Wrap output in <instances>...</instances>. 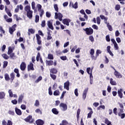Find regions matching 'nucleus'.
I'll return each mask as SVG.
<instances>
[{
    "label": "nucleus",
    "mask_w": 125,
    "mask_h": 125,
    "mask_svg": "<svg viewBox=\"0 0 125 125\" xmlns=\"http://www.w3.org/2000/svg\"><path fill=\"white\" fill-rule=\"evenodd\" d=\"M15 112L17 115H18V116H21V115H22V111H21V110L17 107L15 108Z\"/></svg>",
    "instance_id": "20"
},
{
    "label": "nucleus",
    "mask_w": 125,
    "mask_h": 125,
    "mask_svg": "<svg viewBox=\"0 0 125 125\" xmlns=\"http://www.w3.org/2000/svg\"><path fill=\"white\" fill-rule=\"evenodd\" d=\"M24 10L25 11H26V12H28V11H31V6H29V5H26L25 7H24Z\"/></svg>",
    "instance_id": "30"
},
{
    "label": "nucleus",
    "mask_w": 125,
    "mask_h": 125,
    "mask_svg": "<svg viewBox=\"0 0 125 125\" xmlns=\"http://www.w3.org/2000/svg\"><path fill=\"white\" fill-rule=\"evenodd\" d=\"M23 99H24V95H23L22 94L20 95L18 99V104H21V103H22V101H23Z\"/></svg>",
    "instance_id": "15"
},
{
    "label": "nucleus",
    "mask_w": 125,
    "mask_h": 125,
    "mask_svg": "<svg viewBox=\"0 0 125 125\" xmlns=\"http://www.w3.org/2000/svg\"><path fill=\"white\" fill-rule=\"evenodd\" d=\"M83 30L85 32L87 36H90L93 34V29L91 27L83 28Z\"/></svg>",
    "instance_id": "1"
},
{
    "label": "nucleus",
    "mask_w": 125,
    "mask_h": 125,
    "mask_svg": "<svg viewBox=\"0 0 125 125\" xmlns=\"http://www.w3.org/2000/svg\"><path fill=\"white\" fill-rule=\"evenodd\" d=\"M4 78H5V81H6L7 82L10 81V77H9V75L7 73L5 74Z\"/></svg>",
    "instance_id": "25"
},
{
    "label": "nucleus",
    "mask_w": 125,
    "mask_h": 125,
    "mask_svg": "<svg viewBox=\"0 0 125 125\" xmlns=\"http://www.w3.org/2000/svg\"><path fill=\"white\" fill-rule=\"evenodd\" d=\"M9 55H10V57L12 59H14V57H15V54L14 53H12L10 54H9Z\"/></svg>",
    "instance_id": "55"
},
{
    "label": "nucleus",
    "mask_w": 125,
    "mask_h": 125,
    "mask_svg": "<svg viewBox=\"0 0 125 125\" xmlns=\"http://www.w3.org/2000/svg\"><path fill=\"white\" fill-rule=\"evenodd\" d=\"M42 77L40 76V77L35 81V83H39V82H41V81H42Z\"/></svg>",
    "instance_id": "39"
},
{
    "label": "nucleus",
    "mask_w": 125,
    "mask_h": 125,
    "mask_svg": "<svg viewBox=\"0 0 125 125\" xmlns=\"http://www.w3.org/2000/svg\"><path fill=\"white\" fill-rule=\"evenodd\" d=\"M69 123L66 120H62V123L60 124V125H68Z\"/></svg>",
    "instance_id": "34"
},
{
    "label": "nucleus",
    "mask_w": 125,
    "mask_h": 125,
    "mask_svg": "<svg viewBox=\"0 0 125 125\" xmlns=\"http://www.w3.org/2000/svg\"><path fill=\"white\" fill-rule=\"evenodd\" d=\"M26 66L25 62H22L20 65V69L21 71H25V70H26Z\"/></svg>",
    "instance_id": "11"
},
{
    "label": "nucleus",
    "mask_w": 125,
    "mask_h": 125,
    "mask_svg": "<svg viewBox=\"0 0 125 125\" xmlns=\"http://www.w3.org/2000/svg\"><path fill=\"white\" fill-rule=\"evenodd\" d=\"M27 69L28 71H30V70L34 71L35 70V68H34V64L32 62H30L29 64L27 66Z\"/></svg>",
    "instance_id": "13"
},
{
    "label": "nucleus",
    "mask_w": 125,
    "mask_h": 125,
    "mask_svg": "<svg viewBox=\"0 0 125 125\" xmlns=\"http://www.w3.org/2000/svg\"><path fill=\"white\" fill-rule=\"evenodd\" d=\"M51 86H50L48 88V94L50 96L52 95L53 93H52V90H51Z\"/></svg>",
    "instance_id": "44"
},
{
    "label": "nucleus",
    "mask_w": 125,
    "mask_h": 125,
    "mask_svg": "<svg viewBox=\"0 0 125 125\" xmlns=\"http://www.w3.org/2000/svg\"><path fill=\"white\" fill-rule=\"evenodd\" d=\"M31 5L32 9H35L36 8V3H35V2H32Z\"/></svg>",
    "instance_id": "57"
},
{
    "label": "nucleus",
    "mask_w": 125,
    "mask_h": 125,
    "mask_svg": "<svg viewBox=\"0 0 125 125\" xmlns=\"http://www.w3.org/2000/svg\"><path fill=\"white\" fill-rule=\"evenodd\" d=\"M123 89L121 88V89H119L117 92L118 96L121 99L123 98Z\"/></svg>",
    "instance_id": "17"
},
{
    "label": "nucleus",
    "mask_w": 125,
    "mask_h": 125,
    "mask_svg": "<svg viewBox=\"0 0 125 125\" xmlns=\"http://www.w3.org/2000/svg\"><path fill=\"white\" fill-rule=\"evenodd\" d=\"M69 6H72L75 9H77L78 8V2H76L74 4V3L70 2Z\"/></svg>",
    "instance_id": "19"
},
{
    "label": "nucleus",
    "mask_w": 125,
    "mask_h": 125,
    "mask_svg": "<svg viewBox=\"0 0 125 125\" xmlns=\"http://www.w3.org/2000/svg\"><path fill=\"white\" fill-rule=\"evenodd\" d=\"M59 107L61 110L63 111H67V109H68V106L66 104L63 103H61L60 104Z\"/></svg>",
    "instance_id": "2"
},
{
    "label": "nucleus",
    "mask_w": 125,
    "mask_h": 125,
    "mask_svg": "<svg viewBox=\"0 0 125 125\" xmlns=\"http://www.w3.org/2000/svg\"><path fill=\"white\" fill-rule=\"evenodd\" d=\"M61 59L62 60H63V61H65L67 59V57L66 56H63L60 57Z\"/></svg>",
    "instance_id": "61"
},
{
    "label": "nucleus",
    "mask_w": 125,
    "mask_h": 125,
    "mask_svg": "<svg viewBox=\"0 0 125 125\" xmlns=\"http://www.w3.org/2000/svg\"><path fill=\"white\" fill-rule=\"evenodd\" d=\"M102 53V51L100 50H97L96 55L97 56H99V54H101Z\"/></svg>",
    "instance_id": "50"
},
{
    "label": "nucleus",
    "mask_w": 125,
    "mask_h": 125,
    "mask_svg": "<svg viewBox=\"0 0 125 125\" xmlns=\"http://www.w3.org/2000/svg\"><path fill=\"white\" fill-rule=\"evenodd\" d=\"M0 33H2V34H5V31L3 30V28L1 26H0Z\"/></svg>",
    "instance_id": "47"
},
{
    "label": "nucleus",
    "mask_w": 125,
    "mask_h": 125,
    "mask_svg": "<svg viewBox=\"0 0 125 125\" xmlns=\"http://www.w3.org/2000/svg\"><path fill=\"white\" fill-rule=\"evenodd\" d=\"M45 63L46 65H48V66H52L53 65V61L50 60V61H47L46 60L45 61Z\"/></svg>",
    "instance_id": "21"
},
{
    "label": "nucleus",
    "mask_w": 125,
    "mask_h": 125,
    "mask_svg": "<svg viewBox=\"0 0 125 125\" xmlns=\"http://www.w3.org/2000/svg\"><path fill=\"white\" fill-rule=\"evenodd\" d=\"M11 103L14 104V105H16L17 104V100L15 99L13 100H12Z\"/></svg>",
    "instance_id": "62"
},
{
    "label": "nucleus",
    "mask_w": 125,
    "mask_h": 125,
    "mask_svg": "<svg viewBox=\"0 0 125 125\" xmlns=\"http://www.w3.org/2000/svg\"><path fill=\"white\" fill-rule=\"evenodd\" d=\"M92 114H93V111H90L89 113H88L87 118L88 119L91 118Z\"/></svg>",
    "instance_id": "43"
},
{
    "label": "nucleus",
    "mask_w": 125,
    "mask_h": 125,
    "mask_svg": "<svg viewBox=\"0 0 125 125\" xmlns=\"http://www.w3.org/2000/svg\"><path fill=\"white\" fill-rule=\"evenodd\" d=\"M92 27L95 30H98V26L95 24H93L92 26Z\"/></svg>",
    "instance_id": "63"
},
{
    "label": "nucleus",
    "mask_w": 125,
    "mask_h": 125,
    "mask_svg": "<svg viewBox=\"0 0 125 125\" xmlns=\"http://www.w3.org/2000/svg\"><path fill=\"white\" fill-rule=\"evenodd\" d=\"M115 10H117L118 11H119V10L121 9V5L119 4H116L115 7Z\"/></svg>",
    "instance_id": "36"
},
{
    "label": "nucleus",
    "mask_w": 125,
    "mask_h": 125,
    "mask_svg": "<svg viewBox=\"0 0 125 125\" xmlns=\"http://www.w3.org/2000/svg\"><path fill=\"white\" fill-rule=\"evenodd\" d=\"M55 14L56 19H58V18L60 21H62V18H63V15H62V14H61V13H58L57 12H56Z\"/></svg>",
    "instance_id": "5"
},
{
    "label": "nucleus",
    "mask_w": 125,
    "mask_h": 125,
    "mask_svg": "<svg viewBox=\"0 0 125 125\" xmlns=\"http://www.w3.org/2000/svg\"><path fill=\"white\" fill-rule=\"evenodd\" d=\"M87 92H88V88H86L84 90L83 94V100H85V99L86 98V95H87Z\"/></svg>",
    "instance_id": "10"
},
{
    "label": "nucleus",
    "mask_w": 125,
    "mask_h": 125,
    "mask_svg": "<svg viewBox=\"0 0 125 125\" xmlns=\"http://www.w3.org/2000/svg\"><path fill=\"white\" fill-rule=\"evenodd\" d=\"M81 113V109L78 108L77 111V121H79V119L80 118V114Z\"/></svg>",
    "instance_id": "31"
},
{
    "label": "nucleus",
    "mask_w": 125,
    "mask_h": 125,
    "mask_svg": "<svg viewBox=\"0 0 125 125\" xmlns=\"http://www.w3.org/2000/svg\"><path fill=\"white\" fill-rule=\"evenodd\" d=\"M48 59H49L50 60H53V59H54V58L53 57V55L51 54H49L48 55Z\"/></svg>",
    "instance_id": "35"
},
{
    "label": "nucleus",
    "mask_w": 125,
    "mask_h": 125,
    "mask_svg": "<svg viewBox=\"0 0 125 125\" xmlns=\"http://www.w3.org/2000/svg\"><path fill=\"white\" fill-rule=\"evenodd\" d=\"M5 97V93L4 92H0V99H4Z\"/></svg>",
    "instance_id": "26"
},
{
    "label": "nucleus",
    "mask_w": 125,
    "mask_h": 125,
    "mask_svg": "<svg viewBox=\"0 0 125 125\" xmlns=\"http://www.w3.org/2000/svg\"><path fill=\"white\" fill-rule=\"evenodd\" d=\"M110 83L111 85H117V82L113 80V78H110Z\"/></svg>",
    "instance_id": "24"
},
{
    "label": "nucleus",
    "mask_w": 125,
    "mask_h": 125,
    "mask_svg": "<svg viewBox=\"0 0 125 125\" xmlns=\"http://www.w3.org/2000/svg\"><path fill=\"white\" fill-rule=\"evenodd\" d=\"M113 69L114 70L115 72H114V75L116 78L118 79H122V76L120 72H118V71L116 70V69L114 68V67H112Z\"/></svg>",
    "instance_id": "6"
},
{
    "label": "nucleus",
    "mask_w": 125,
    "mask_h": 125,
    "mask_svg": "<svg viewBox=\"0 0 125 125\" xmlns=\"http://www.w3.org/2000/svg\"><path fill=\"white\" fill-rule=\"evenodd\" d=\"M36 40L37 42V44H39V45H42V38L41 36H40V35L39 34H36Z\"/></svg>",
    "instance_id": "8"
},
{
    "label": "nucleus",
    "mask_w": 125,
    "mask_h": 125,
    "mask_svg": "<svg viewBox=\"0 0 125 125\" xmlns=\"http://www.w3.org/2000/svg\"><path fill=\"white\" fill-rule=\"evenodd\" d=\"M37 125H44V121L41 119H38L36 121Z\"/></svg>",
    "instance_id": "16"
},
{
    "label": "nucleus",
    "mask_w": 125,
    "mask_h": 125,
    "mask_svg": "<svg viewBox=\"0 0 125 125\" xmlns=\"http://www.w3.org/2000/svg\"><path fill=\"white\" fill-rule=\"evenodd\" d=\"M69 86H70V82H69V81H67L64 83V88H65L66 90H69Z\"/></svg>",
    "instance_id": "14"
},
{
    "label": "nucleus",
    "mask_w": 125,
    "mask_h": 125,
    "mask_svg": "<svg viewBox=\"0 0 125 125\" xmlns=\"http://www.w3.org/2000/svg\"><path fill=\"white\" fill-rule=\"evenodd\" d=\"M70 22H71V20L69 19H64L62 20V23L64 24V25H66V26H69Z\"/></svg>",
    "instance_id": "9"
},
{
    "label": "nucleus",
    "mask_w": 125,
    "mask_h": 125,
    "mask_svg": "<svg viewBox=\"0 0 125 125\" xmlns=\"http://www.w3.org/2000/svg\"><path fill=\"white\" fill-rule=\"evenodd\" d=\"M40 21V16L38 15L35 16V22L38 23Z\"/></svg>",
    "instance_id": "37"
},
{
    "label": "nucleus",
    "mask_w": 125,
    "mask_h": 125,
    "mask_svg": "<svg viewBox=\"0 0 125 125\" xmlns=\"http://www.w3.org/2000/svg\"><path fill=\"white\" fill-rule=\"evenodd\" d=\"M54 8L55 11H56L57 12H58L59 8H58V5H57V4H54Z\"/></svg>",
    "instance_id": "46"
},
{
    "label": "nucleus",
    "mask_w": 125,
    "mask_h": 125,
    "mask_svg": "<svg viewBox=\"0 0 125 125\" xmlns=\"http://www.w3.org/2000/svg\"><path fill=\"white\" fill-rule=\"evenodd\" d=\"M50 73L52 74H57V69L56 68H53L50 70Z\"/></svg>",
    "instance_id": "29"
},
{
    "label": "nucleus",
    "mask_w": 125,
    "mask_h": 125,
    "mask_svg": "<svg viewBox=\"0 0 125 125\" xmlns=\"http://www.w3.org/2000/svg\"><path fill=\"white\" fill-rule=\"evenodd\" d=\"M118 110V109H117V108L115 107L113 109V113L114 114L117 116L118 115V111H117Z\"/></svg>",
    "instance_id": "59"
},
{
    "label": "nucleus",
    "mask_w": 125,
    "mask_h": 125,
    "mask_svg": "<svg viewBox=\"0 0 125 125\" xmlns=\"http://www.w3.org/2000/svg\"><path fill=\"white\" fill-rule=\"evenodd\" d=\"M13 52V50H12V48H11V47H9V49L8 50V54H11Z\"/></svg>",
    "instance_id": "45"
},
{
    "label": "nucleus",
    "mask_w": 125,
    "mask_h": 125,
    "mask_svg": "<svg viewBox=\"0 0 125 125\" xmlns=\"http://www.w3.org/2000/svg\"><path fill=\"white\" fill-rule=\"evenodd\" d=\"M50 76L51 79H52V80H54V81H55V80H56V75L53 74H50Z\"/></svg>",
    "instance_id": "38"
},
{
    "label": "nucleus",
    "mask_w": 125,
    "mask_h": 125,
    "mask_svg": "<svg viewBox=\"0 0 125 125\" xmlns=\"http://www.w3.org/2000/svg\"><path fill=\"white\" fill-rule=\"evenodd\" d=\"M2 56L3 58H4V59H5L6 60H7V59H8V58H9V57H8V56H7V55H6V54H2Z\"/></svg>",
    "instance_id": "42"
},
{
    "label": "nucleus",
    "mask_w": 125,
    "mask_h": 125,
    "mask_svg": "<svg viewBox=\"0 0 125 125\" xmlns=\"http://www.w3.org/2000/svg\"><path fill=\"white\" fill-rule=\"evenodd\" d=\"M37 8H38V11H40V10H42V5L40 4H38L37 5Z\"/></svg>",
    "instance_id": "53"
},
{
    "label": "nucleus",
    "mask_w": 125,
    "mask_h": 125,
    "mask_svg": "<svg viewBox=\"0 0 125 125\" xmlns=\"http://www.w3.org/2000/svg\"><path fill=\"white\" fill-rule=\"evenodd\" d=\"M32 116L31 115H29L28 117H26V118L24 119L25 122H26V123H29V124H33L34 122V120L33 119H32Z\"/></svg>",
    "instance_id": "3"
},
{
    "label": "nucleus",
    "mask_w": 125,
    "mask_h": 125,
    "mask_svg": "<svg viewBox=\"0 0 125 125\" xmlns=\"http://www.w3.org/2000/svg\"><path fill=\"white\" fill-rule=\"evenodd\" d=\"M34 105L36 107H38V106H40V102H39V100H36Z\"/></svg>",
    "instance_id": "51"
},
{
    "label": "nucleus",
    "mask_w": 125,
    "mask_h": 125,
    "mask_svg": "<svg viewBox=\"0 0 125 125\" xmlns=\"http://www.w3.org/2000/svg\"><path fill=\"white\" fill-rule=\"evenodd\" d=\"M40 13V17H42V16L43 15V14L44 13V11H43V9L40 10V11H38Z\"/></svg>",
    "instance_id": "40"
},
{
    "label": "nucleus",
    "mask_w": 125,
    "mask_h": 125,
    "mask_svg": "<svg viewBox=\"0 0 125 125\" xmlns=\"http://www.w3.org/2000/svg\"><path fill=\"white\" fill-rule=\"evenodd\" d=\"M91 57L92 59V60H96V59H97V57H98V56L96 55L95 56H94V55H91Z\"/></svg>",
    "instance_id": "52"
},
{
    "label": "nucleus",
    "mask_w": 125,
    "mask_h": 125,
    "mask_svg": "<svg viewBox=\"0 0 125 125\" xmlns=\"http://www.w3.org/2000/svg\"><path fill=\"white\" fill-rule=\"evenodd\" d=\"M105 40L106 42H110L111 39H110V35H106L105 37Z\"/></svg>",
    "instance_id": "49"
},
{
    "label": "nucleus",
    "mask_w": 125,
    "mask_h": 125,
    "mask_svg": "<svg viewBox=\"0 0 125 125\" xmlns=\"http://www.w3.org/2000/svg\"><path fill=\"white\" fill-rule=\"evenodd\" d=\"M8 64V62L7 61H4L3 64V68H6L7 66V65Z\"/></svg>",
    "instance_id": "41"
},
{
    "label": "nucleus",
    "mask_w": 125,
    "mask_h": 125,
    "mask_svg": "<svg viewBox=\"0 0 125 125\" xmlns=\"http://www.w3.org/2000/svg\"><path fill=\"white\" fill-rule=\"evenodd\" d=\"M65 94H66V91H63L61 96L60 97V99H63V98H64V96H65Z\"/></svg>",
    "instance_id": "48"
},
{
    "label": "nucleus",
    "mask_w": 125,
    "mask_h": 125,
    "mask_svg": "<svg viewBox=\"0 0 125 125\" xmlns=\"http://www.w3.org/2000/svg\"><path fill=\"white\" fill-rule=\"evenodd\" d=\"M124 113V112H121L119 111L118 113V116L119 117H120L121 119H125V113Z\"/></svg>",
    "instance_id": "22"
},
{
    "label": "nucleus",
    "mask_w": 125,
    "mask_h": 125,
    "mask_svg": "<svg viewBox=\"0 0 125 125\" xmlns=\"http://www.w3.org/2000/svg\"><path fill=\"white\" fill-rule=\"evenodd\" d=\"M28 32L30 33L31 34H35V30H34L33 28L29 29Z\"/></svg>",
    "instance_id": "58"
},
{
    "label": "nucleus",
    "mask_w": 125,
    "mask_h": 125,
    "mask_svg": "<svg viewBox=\"0 0 125 125\" xmlns=\"http://www.w3.org/2000/svg\"><path fill=\"white\" fill-rule=\"evenodd\" d=\"M105 124L107 125H112V122L109 121V119L107 118L105 119Z\"/></svg>",
    "instance_id": "32"
},
{
    "label": "nucleus",
    "mask_w": 125,
    "mask_h": 125,
    "mask_svg": "<svg viewBox=\"0 0 125 125\" xmlns=\"http://www.w3.org/2000/svg\"><path fill=\"white\" fill-rule=\"evenodd\" d=\"M53 94L54 96H58L60 94V92L58 90H56L54 91Z\"/></svg>",
    "instance_id": "33"
},
{
    "label": "nucleus",
    "mask_w": 125,
    "mask_h": 125,
    "mask_svg": "<svg viewBox=\"0 0 125 125\" xmlns=\"http://www.w3.org/2000/svg\"><path fill=\"white\" fill-rule=\"evenodd\" d=\"M17 26L16 24H14L11 27H9V32L11 35H12L13 32L16 31V29H15V28H16Z\"/></svg>",
    "instance_id": "7"
},
{
    "label": "nucleus",
    "mask_w": 125,
    "mask_h": 125,
    "mask_svg": "<svg viewBox=\"0 0 125 125\" xmlns=\"http://www.w3.org/2000/svg\"><path fill=\"white\" fill-rule=\"evenodd\" d=\"M119 106L121 108L119 109V111H121V112H124V104L122 103H118Z\"/></svg>",
    "instance_id": "23"
},
{
    "label": "nucleus",
    "mask_w": 125,
    "mask_h": 125,
    "mask_svg": "<svg viewBox=\"0 0 125 125\" xmlns=\"http://www.w3.org/2000/svg\"><path fill=\"white\" fill-rule=\"evenodd\" d=\"M27 16L29 19H32L33 18V11L27 12Z\"/></svg>",
    "instance_id": "18"
},
{
    "label": "nucleus",
    "mask_w": 125,
    "mask_h": 125,
    "mask_svg": "<svg viewBox=\"0 0 125 125\" xmlns=\"http://www.w3.org/2000/svg\"><path fill=\"white\" fill-rule=\"evenodd\" d=\"M8 93L9 94V96L10 97H13V93L11 90H9Z\"/></svg>",
    "instance_id": "60"
},
{
    "label": "nucleus",
    "mask_w": 125,
    "mask_h": 125,
    "mask_svg": "<svg viewBox=\"0 0 125 125\" xmlns=\"http://www.w3.org/2000/svg\"><path fill=\"white\" fill-rule=\"evenodd\" d=\"M53 23V20L48 21L47 22V25L49 28L51 30H54V27H53V25H52Z\"/></svg>",
    "instance_id": "4"
},
{
    "label": "nucleus",
    "mask_w": 125,
    "mask_h": 125,
    "mask_svg": "<svg viewBox=\"0 0 125 125\" xmlns=\"http://www.w3.org/2000/svg\"><path fill=\"white\" fill-rule=\"evenodd\" d=\"M90 54H91V55H94V49H91L90 51Z\"/></svg>",
    "instance_id": "64"
},
{
    "label": "nucleus",
    "mask_w": 125,
    "mask_h": 125,
    "mask_svg": "<svg viewBox=\"0 0 125 125\" xmlns=\"http://www.w3.org/2000/svg\"><path fill=\"white\" fill-rule=\"evenodd\" d=\"M52 112L53 114H54V115H58V114H59V112L57 110V109L55 108L52 109Z\"/></svg>",
    "instance_id": "27"
},
{
    "label": "nucleus",
    "mask_w": 125,
    "mask_h": 125,
    "mask_svg": "<svg viewBox=\"0 0 125 125\" xmlns=\"http://www.w3.org/2000/svg\"><path fill=\"white\" fill-rule=\"evenodd\" d=\"M45 20H43L42 21V23H41V26L43 28L45 27Z\"/></svg>",
    "instance_id": "56"
},
{
    "label": "nucleus",
    "mask_w": 125,
    "mask_h": 125,
    "mask_svg": "<svg viewBox=\"0 0 125 125\" xmlns=\"http://www.w3.org/2000/svg\"><path fill=\"white\" fill-rule=\"evenodd\" d=\"M14 79H15V73H14V72H12L10 74V82L13 83V81H14Z\"/></svg>",
    "instance_id": "12"
},
{
    "label": "nucleus",
    "mask_w": 125,
    "mask_h": 125,
    "mask_svg": "<svg viewBox=\"0 0 125 125\" xmlns=\"http://www.w3.org/2000/svg\"><path fill=\"white\" fill-rule=\"evenodd\" d=\"M105 23L107 25V27L109 31H110V32H112V31H113V28H112V25H110V23L109 22H105Z\"/></svg>",
    "instance_id": "28"
},
{
    "label": "nucleus",
    "mask_w": 125,
    "mask_h": 125,
    "mask_svg": "<svg viewBox=\"0 0 125 125\" xmlns=\"http://www.w3.org/2000/svg\"><path fill=\"white\" fill-rule=\"evenodd\" d=\"M100 22H101V20L100 19V17H97V23L98 25H100Z\"/></svg>",
    "instance_id": "54"
}]
</instances>
